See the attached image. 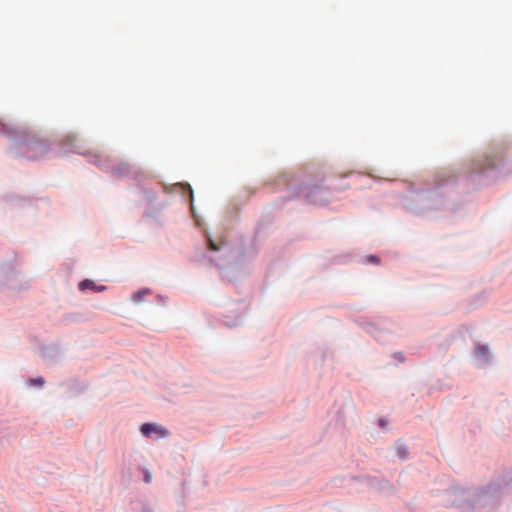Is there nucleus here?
Masks as SVG:
<instances>
[{"label": "nucleus", "mask_w": 512, "mask_h": 512, "mask_svg": "<svg viewBox=\"0 0 512 512\" xmlns=\"http://www.w3.org/2000/svg\"><path fill=\"white\" fill-rule=\"evenodd\" d=\"M29 147H30V149L34 150V149H37V148H43L44 146L41 145V144H33V145L29 146Z\"/></svg>", "instance_id": "8"}, {"label": "nucleus", "mask_w": 512, "mask_h": 512, "mask_svg": "<svg viewBox=\"0 0 512 512\" xmlns=\"http://www.w3.org/2000/svg\"><path fill=\"white\" fill-rule=\"evenodd\" d=\"M141 432L145 436H150L151 434L155 433L159 437H166L168 436V431L159 425H156L154 423H145L141 426Z\"/></svg>", "instance_id": "1"}, {"label": "nucleus", "mask_w": 512, "mask_h": 512, "mask_svg": "<svg viewBox=\"0 0 512 512\" xmlns=\"http://www.w3.org/2000/svg\"><path fill=\"white\" fill-rule=\"evenodd\" d=\"M30 384L31 385H37L39 387H42L45 383L44 379L42 377H37L35 379H30Z\"/></svg>", "instance_id": "4"}, {"label": "nucleus", "mask_w": 512, "mask_h": 512, "mask_svg": "<svg viewBox=\"0 0 512 512\" xmlns=\"http://www.w3.org/2000/svg\"><path fill=\"white\" fill-rule=\"evenodd\" d=\"M209 248L213 251L219 250V247L214 243L212 239H209Z\"/></svg>", "instance_id": "5"}, {"label": "nucleus", "mask_w": 512, "mask_h": 512, "mask_svg": "<svg viewBox=\"0 0 512 512\" xmlns=\"http://www.w3.org/2000/svg\"><path fill=\"white\" fill-rule=\"evenodd\" d=\"M477 352H478L479 354H482L483 356H485V354H486V348H485V347H483V346H480V347H478V348H477Z\"/></svg>", "instance_id": "6"}, {"label": "nucleus", "mask_w": 512, "mask_h": 512, "mask_svg": "<svg viewBox=\"0 0 512 512\" xmlns=\"http://www.w3.org/2000/svg\"><path fill=\"white\" fill-rule=\"evenodd\" d=\"M145 481L148 482V483L151 481V475L150 474H148V473L145 474Z\"/></svg>", "instance_id": "9"}, {"label": "nucleus", "mask_w": 512, "mask_h": 512, "mask_svg": "<svg viewBox=\"0 0 512 512\" xmlns=\"http://www.w3.org/2000/svg\"><path fill=\"white\" fill-rule=\"evenodd\" d=\"M368 261L371 263H378V258L376 256L370 255L368 257Z\"/></svg>", "instance_id": "7"}, {"label": "nucleus", "mask_w": 512, "mask_h": 512, "mask_svg": "<svg viewBox=\"0 0 512 512\" xmlns=\"http://www.w3.org/2000/svg\"><path fill=\"white\" fill-rule=\"evenodd\" d=\"M150 291L148 289H144V290H141V291H138L136 293L133 294L132 296V300L136 303H140L143 301L144 297L149 294Z\"/></svg>", "instance_id": "3"}, {"label": "nucleus", "mask_w": 512, "mask_h": 512, "mask_svg": "<svg viewBox=\"0 0 512 512\" xmlns=\"http://www.w3.org/2000/svg\"><path fill=\"white\" fill-rule=\"evenodd\" d=\"M79 288H80V290H85V289H92L95 291L105 290L104 286H101L100 288H98V287H96L95 283L89 279H86V280H83L82 282H80Z\"/></svg>", "instance_id": "2"}]
</instances>
